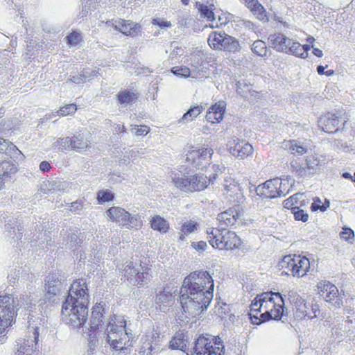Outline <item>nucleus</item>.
<instances>
[{
    "label": "nucleus",
    "instance_id": "f257e3e1",
    "mask_svg": "<svg viewBox=\"0 0 355 355\" xmlns=\"http://www.w3.org/2000/svg\"><path fill=\"white\" fill-rule=\"evenodd\" d=\"M89 303V295L87 280L83 278L74 280L62 306V320L70 328L82 327L85 334H87L89 337H94L95 335L93 336L92 332L102 325L104 314L108 307H106L103 301L96 304L92 309L89 327H85L88 331L85 332L84 325L87 320Z\"/></svg>",
    "mask_w": 355,
    "mask_h": 355
},
{
    "label": "nucleus",
    "instance_id": "f03ea898",
    "mask_svg": "<svg viewBox=\"0 0 355 355\" xmlns=\"http://www.w3.org/2000/svg\"><path fill=\"white\" fill-rule=\"evenodd\" d=\"M214 289V280L207 271L196 270L187 275L180 290L182 315L190 319L206 311L213 299Z\"/></svg>",
    "mask_w": 355,
    "mask_h": 355
},
{
    "label": "nucleus",
    "instance_id": "7ed1b4c3",
    "mask_svg": "<svg viewBox=\"0 0 355 355\" xmlns=\"http://www.w3.org/2000/svg\"><path fill=\"white\" fill-rule=\"evenodd\" d=\"M240 218L239 213L230 208L218 215V227H207V239L210 245L220 250L238 249L241 245V240L234 232L228 230L229 227L234 226Z\"/></svg>",
    "mask_w": 355,
    "mask_h": 355
},
{
    "label": "nucleus",
    "instance_id": "20e7f679",
    "mask_svg": "<svg viewBox=\"0 0 355 355\" xmlns=\"http://www.w3.org/2000/svg\"><path fill=\"white\" fill-rule=\"evenodd\" d=\"M105 333L106 342L116 351L125 352L132 345L133 335L127 329L123 316L112 317L107 324Z\"/></svg>",
    "mask_w": 355,
    "mask_h": 355
},
{
    "label": "nucleus",
    "instance_id": "39448f33",
    "mask_svg": "<svg viewBox=\"0 0 355 355\" xmlns=\"http://www.w3.org/2000/svg\"><path fill=\"white\" fill-rule=\"evenodd\" d=\"M263 302L261 320L263 322L271 319L278 320L284 313V300L280 293H263L260 295Z\"/></svg>",
    "mask_w": 355,
    "mask_h": 355
},
{
    "label": "nucleus",
    "instance_id": "423d86ee",
    "mask_svg": "<svg viewBox=\"0 0 355 355\" xmlns=\"http://www.w3.org/2000/svg\"><path fill=\"white\" fill-rule=\"evenodd\" d=\"M283 272L292 275L293 277H302L306 275L310 268V261L301 255L285 256L278 264Z\"/></svg>",
    "mask_w": 355,
    "mask_h": 355
},
{
    "label": "nucleus",
    "instance_id": "0eeeda50",
    "mask_svg": "<svg viewBox=\"0 0 355 355\" xmlns=\"http://www.w3.org/2000/svg\"><path fill=\"white\" fill-rule=\"evenodd\" d=\"M107 217L112 221L117 223L126 229H139L143 225L141 216L139 214L131 215L123 208L112 207L106 211Z\"/></svg>",
    "mask_w": 355,
    "mask_h": 355
},
{
    "label": "nucleus",
    "instance_id": "6e6552de",
    "mask_svg": "<svg viewBox=\"0 0 355 355\" xmlns=\"http://www.w3.org/2000/svg\"><path fill=\"white\" fill-rule=\"evenodd\" d=\"M288 191V181L278 178L268 180L256 188L257 194L265 198L285 196Z\"/></svg>",
    "mask_w": 355,
    "mask_h": 355
},
{
    "label": "nucleus",
    "instance_id": "1a4fd4ad",
    "mask_svg": "<svg viewBox=\"0 0 355 355\" xmlns=\"http://www.w3.org/2000/svg\"><path fill=\"white\" fill-rule=\"evenodd\" d=\"M28 331L24 338L17 340L16 355H38L39 328L28 326Z\"/></svg>",
    "mask_w": 355,
    "mask_h": 355
},
{
    "label": "nucleus",
    "instance_id": "9d476101",
    "mask_svg": "<svg viewBox=\"0 0 355 355\" xmlns=\"http://www.w3.org/2000/svg\"><path fill=\"white\" fill-rule=\"evenodd\" d=\"M14 298L11 295H0V343L5 341L6 328L11 324L15 316Z\"/></svg>",
    "mask_w": 355,
    "mask_h": 355
},
{
    "label": "nucleus",
    "instance_id": "9b49d317",
    "mask_svg": "<svg viewBox=\"0 0 355 355\" xmlns=\"http://www.w3.org/2000/svg\"><path fill=\"white\" fill-rule=\"evenodd\" d=\"M214 343V346L209 338L200 336L193 347L196 355H225V347L220 338H215Z\"/></svg>",
    "mask_w": 355,
    "mask_h": 355
},
{
    "label": "nucleus",
    "instance_id": "f8f14e48",
    "mask_svg": "<svg viewBox=\"0 0 355 355\" xmlns=\"http://www.w3.org/2000/svg\"><path fill=\"white\" fill-rule=\"evenodd\" d=\"M213 153L214 150L211 148L202 147L192 149L187 153L186 160L193 167L203 169L207 165L210 164Z\"/></svg>",
    "mask_w": 355,
    "mask_h": 355
},
{
    "label": "nucleus",
    "instance_id": "ddd939ff",
    "mask_svg": "<svg viewBox=\"0 0 355 355\" xmlns=\"http://www.w3.org/2000/svg\"><path fill=\"white\" fill-rule=\"evenodd\" d=\"M319 293L325 302L331 304L335 308H340L343 305L342 295L338 288L329 282H320L318 286Z\"/></svg>",
    "mask_w": 355,
    "mask_h": 355
},
{
    "label": "nucleus",
    "instance_id": "4468645a",
    "mask_svg": "<svg viewBox=\"0 0 355 355\" xmlns=\"http://www.w3.org/2000/svg\"><path fill=\"white\" fill-rule=\"evenodd\" d=\"M268 40L271 46L277 51L287 54L295 53L296 48H299V42H295L292 39L286 37L282 33H275L270 35Z\"/></svg>",
    "mask_w": 355,
    "mask_h": 355
},
{
    "label": "nucleus",
    "instance_id": "2eb2a0df",
    "mask_svg": "<svg viewBox=\"0 0 355 355\" xmlns=\"http://www.w3.org/2000/svg\"><path fill=\"white\" fill-rule=\"evenodd\" d=\"M142 345L139 350L140 355H153L160 351L161 338L157 332H152L142 338Z\"/></svg>",
    "mask_w": 355,
    "mask_h": 355
},
{
    "label": "nucleus",
    "instance_id": "dca6fc26",
    "mask_svg": "<svg viewBox=\"0 0 355 355\" xmlns=\"http://www.w3.org/2000/svg\"><path fill=\"white\" fill-rule=\"evenodd\" d=\"M229 152L233 156L243 159L252 154L253 147L248 143L239 139H233L227 144Z\"/></svg>",
    "mask_w": 355,
    "mask_h": 355
},
{
    "label": "nucleus",
    "instance_id": "f3484780",
    "mask_svg": "<svg viewBox=\"0 0 355 355\" xmlns=\"http://www.w3.org/2000/svg\"><path fill=\"white\" fill-rule=\"evenodd\" d=\"M60 236L62 238L60 243L62 248L65 249L76 247L83 242V239L78 234V230L76 228L62 229L60 232Z\"/></svg>",
    "mask_w": 355,
    "mask_h": 355
},
{
    "label": "nucleus",
    "instance_id": "a211bd4d",
    "mask_svg": "<svg viewBox=\"0 0 355 355\" xmlns=\"http://www.w3.org/2000/svg\"><path fill=\"white\" fill-rule=\"evenodd\" d=\"M318 126L325 132L333 133L336 132L339 123V116L334 113H327L321 116L318 119Z\"/></svg>",
    "mask_w": 355,
    "mask_h": 355
},
{
    "label": "nucleus",
    "instance_id": "6ab92c4d",
    "mask_svg": "<svg viewBox=\"0 0 355 355\" xmlns=\"http://www.w3.org/2000/svg\"><path fill=\"white\" fill-rule=\"evenodd\" d=\"M187 184L186 192L200 191L206 189L208 186V178L200 174H189Z\"/></svg>",
    "mask_w": 355,
    "mask_h": 355
},
{
    "label": "nucleus",
    "instance_id": "aec40b11",
    "mask_svg": "<svg viewBox=\"0 0 355 355\" xmlns=\"http://www.w3.org/2000/svg\"><path fill=\"white\" fill-rule=\"evenodd\" d=\"M155 301L157 308L162 312L166 313L174 304L175 297L171 292L164 289L157 294Z\"/></svg>",
    "mask_w": 355,
    "mask_h": 355
},
{
    "label": "nucleus",
    "instance_id": "412c9836",
    "mask_svg": "<svg viewBox=\"0 0 355 355\" xmlns=\"http://www.w3.org/2000/svg\"><path fill=\"white\" fill-rule=\"evenodd\" d=\"M288 299L296 309L295 315L301 318H306L308 306L304 300L295 291L288 292Z\"/></svg>",
    "mask_w": 355,
    "mask_h": 355
},
{
    "label": "nucleus",
    "instance_id": "4be33fe9",
    "mask_svg": "<svg viewBox=\"0 0 355 355\" xmlns=\"http://www.w3.org/2000/svg\"><path fill=\"white\" fill-rule=\"evenodd\" d=\"M106 25L109 27H113L115 30L125 35H134L137 29V25H134L132 22L122 19L107 21Z\"/></svg>",
    "mask_w": 355,
    "mask_h": 355
},
{
    "label": "nucleus",
    "instance_id": "5701e85b",
    "mask_svg": "<svg viewBox=\"0 0 355 355\" xmlns=\"http://www.w3.org/2000/svg\"><path fill=\"white\" fill-rule=\"evenodd\" d=\"M263 302H261L260 295H258L252 301L250 306V318L253 324H260L263 322L261 320Z\"/></svg>",
    "mask_w": 355,
    "mask_h": 355
},
{
    "label": "nucleus",
    "instance_id": "b1692460",
    "mask_svg": "<svg viewBox=\"0 0 355 355\" xmlns=\"http://www.w3.org/2000/svg\"><path fill=\"white\" fill-rule=\"evenodd\" d=\"M325 164V158L322 156L310 155L306 158V165L309 176L315 174Z\"/></svg>",
    "mask_w": 355,
    "mask_h": 355
},
{
    "label": "nucleus",
    "instance_id": "393cba45",
    "mask_svg": "<svg viewBox=\"0 0 355 355\" xmlns=\"http://www.w3.org/2000/svg\"><path fill=\"white\" fill-rule=\"evenodd\" d=\"M16 171L17 167L12 162L4 161L0 163V189L3 188L5 182Z\"/></svg>",
    "mask_w": 355,
    "mask_h": 355
},
{
    "label": "nucleus",
    "instance_id": "a878e982",
    "mask_svg": "<svg viewBox=\"0 0 355 355\" xmlns=\"http://www.w3.org/2000/svg\"><path fill=\"white\" fill-rule=\"evenodd\" d=\"M62 283L56 275H50L46 277L45 289L50 295H56L61 291Z\"/></svg>",
    "mask_w": 355,
    "mask_h": 355
},
{
    "label": "nucleus",
    "instance_id": "bb28decb",
    "mask_svg": "<svg viewBox=\"0 0 355 355\" xmlns=\"http://www.w3.org/2000/svg\"><path fill=\"white\" fill-rule=\"evenodd\" d=\"M189 173L181 172H171V179L173 184L182 191L186 192L188 182Z\"/></svg>",
    "mask_w": 355,
    "mask_h": 355
},
{
    "label": "nucleus",
    "instance_id": "cd10ccee",
    "mask_svg": "<svg viewBox=\"0 0 355 355\" xmlns=\"http://www.w3.org/2000/svg\"><path fill=\"white\" fill-rule=\"evenodd\" d=\"M8 236L12 239H21L22 237V227L19 226L17 219L12 218L6 224Z\"/></svg>",
    "mask_w": 355,
    "mask_h": 355
},
{
    "label": "nucleus",
    "instance_id": "c85d7f7f",
    "mask_svg": "<svg viewBox=\"0 0 355 355\" xmlns=\"http://www.w3.org/2000/svg\"><path fill=\"white\" fill-rule=\"evenodd\" d=\"M89 146V141L83 133L77 132L71 137V150L76 152H82Z\"/></svg>",
    "mask_w": 355,
    "mask_h": 355
},
{
    "label": "nucleus",
    "instance_id": "c756f323",
    "mask_svg": "<svg viewBox=\"0 0 355 355\" xmlns=\"http://www.w3.org/2000/svg\"><path fill=\"white\" fill-rule=\"evenodd\" d=\"M291 170L296 177L298 178H309V174L306 165L300 159H294L291 162Z\"/></svg>",
    "mask_w": 355,
    "mask_h": 355
},
{
    "label": "nucleus",
    "instance_id": "7c9ffc66",
    "mask_svg": "<svg viewBox=\"0 0 355 355\" xmlns=\"http://www.w3.org/2000/svg\"><path fill=\"white\" fill-rule=\"evenodd\" d=\"M116 98L119 103L123 107H126L128 105L135 101L137 98V96L134 92L128 89H123L118 92L116 94Z\"/></svg>",
    "mask_w": 355,
    "mask_h": 355
},
{
    "label": "nucleus",
    "instance_id": "2f4dec72",
    "mask_svg": "<svg viewBox=\"0 0 355 355\" xmlns=\"http://www.w3.org/2000/svg\"><path fill=\"white\" fill-rule=\"evenodd\" d=\"M139 267L141 268L132 284L141 287L147 284L150 282L151 275L149 272L150 270L148 268L142 267L141 264L139 265Z\"/></svg>",
    "mask_w": 355,
    "mask_h": 355
},
{
    "label": "nucleus",
    "instance_id": "473e14b6",
    "mask_svg": "<svg viewBox=\"0 0 355 355\" xmlns=\"http://www.w3.org/2000/svg\"><path fill=\"white\" fill-rule=\"evenodd\" d=\"M226 33L214 31L211 33L208 37V43L211 48L214 49L222 50L223 40Z\"/></svg>",
    "mask_w": 355,
    "mask_h": 355
},
{
    "label": "nucleus",
    "instance_id": "72a5a7b5",
    "mask_svg": "<svg viewBox=\"0 0 355 355\" xmlns=\"http://www.w3.org/2000/svg\"><path fill=\"white\" fill-rule=\"evenodd\" d=\"M171 72L174 75L181 78H188L189 76L195 78H200L198 72H196L194 70H191L186 66L174 67L171 69Z\"/></svg>",
    "mask_w": 355,
    "mask_h": 355
},
{
    "label": "nucleus",
    "instance_id": "f704fd0d",
    "mask_svg": "<svg viewBox=\"0 0 355 355\" xmlns=\"http://www.w3.org/2000/svg\"><path fill=\"white\" fill-rule=\"evenodd\" d=\"M12 152L19 155L20 157L18 158L19 160H22L24 159V155L15 145L8 140L0 138V153H8Z\"/></svg>",
    "mask_w": 355,
    "mask_h": 355
},
{
    "label": "nucleus",
    "instance_id": "c9c22d12",
    "mask_svg": "<svg viewBox=\"0 0 355 355\" xmlns=\"http://www.w3.org/2000/svg\"><path fill=\"white\" fill-rule=\"evenodd\" d=\"M150 223L151 227L154 230H157L160 232H166L169 227L168 222L160 216H155L152 218Z\"/></svg>",
    "mask_w": 355,
    "mask_h": 355
},
{
    "label": "nucleus",
    "instance_id": "e433bc0d",
    "mask_svg": "<svg viewBox=\"0 0 355 355\" xmlns=\"http://www.w3.org/2000/svg\"><path fill=\"white\" fill-rule=\"evenodd\" d=\"M223 37L224 40H223L222 50L230 52H236L239 51V43L236 39L227 34Z\"/></svg>",
    "mask_w": 355,
    "mask_h": 355
},
{
    "label": "nucleus",
    "instance_id": "4c0bfd02",
    "mask_svg": "<svg viewBox=\"0 0 355 355\" xmlns=\"http://www.w3.org/2000/svg\"><path fill=\"white\" fill-rule=\"evenodd\" d=\"M236 92L245 98H250V96H254L257 94V92L252 89L251 85L241 81H239L236 84Z\"/></svg>",
    "mask_w": 355,
    "mask_h": 355
},
{
    "label": "nucleus",
    "instance_id": "58836bf2",
    "mask_svg": "<svg viewBox=\"0 0 355 355\" xmlns=\"http://www.w3.org/2000/svg\"><path fill=\"white\" fill-rule=\"evenodd\" d=\"M198 226V223L195 221H185L181 226L179 239L184 240L185 236L193 233L197 230Z\"/></svg>",
    "mask_w": 355,
    "mask_h": 355
},
{
    "label": "nucleus",
    "instance_id": "ea45409f",
    "mask_svg": "<svg viewBox=\"0 0 355 355\" xmlns=\"http://www.w3.org/2000/svg\"><path fill=\"white\" fill-rule=\"evenodd\" d=\"M139 265L130 261L125 268V277H126L128 281L132 284L135 277L138 275V272L140 270Z\"/></svg>",
    "mask_w": 355,
    "mask_h": 355
},
{
    "label": "nucleus",
    "instance_id": "a19ab883",
    "mask_svg": "<svg viewBox=\"0 0 355 355\" xmlns=\"http://www.w3.org/2000/svg\"><path fill=\"white\" fill-rule=\"evenodd\" d=\"M286 147L293 155H302L306 152V148L304 147L297 141L293 140L290 141Z\"/></svg>",
    "mask_w": 355,
    "mask_h": 355
},
{
    "label": "nucleus",
    "instance_id": "79ce46f5",
    "mask_svg": "<svg viewBox=\"0 0 355 355\" xmlns=\"http://www.w3.org/2000/svg\"><path fill=\"white\" fill-rule=\"evenodd\" d=\"M252 51L254 53L263 57L266 56L267 47L266 43L262 40H256L252 45Z\"/></svg>",
    "mask_w": 355,
    "mask_h": 355
},
{
    "label": "nucleus",
    "instance_id": "37998d69",
    "mask_svg": "<svg viewBox=\"0 0 355 355\" xmlns=\"http://www.w3.org/2000/svg\"><path fill=\"white\" fill-rule=\"evenodd\" d=\"M204 59V53L202 51L194 52L190 58V64L196 72V69L202 64Z\"/></svg>",
    "mask_w": 355,
    "mask_h": 355
},
{
    "label": "nucleus",
    "instance_id": "c03bdc74",
    "mask_svg": "<svg viewBox=\"0 0 355 355\" xmlns=\"http://www.w3.org/2000/svg\"><path fill=\"white\" fill-rule=\"evenodd\" d=\"M53 147L60 150L71 149V137H64L57 139L53 144Z\"/></svg>",
    "mask_w": 355,
    "mask_h": 355
},
{
    "label": "nucleus",
    "instance_id": "a18cd8bd",
    "mask_svg": "<svg viewBox=\"0 0 355 355\" xmlns=\"http://www.w3.org/2000/svg\"><path fill=\"white\" fill-rule=\"evenodd\" d=\"M196 7L199 12L200 13L202 17L207 18V20L211 21L212 22L214 21V13L207 6L202 3H197Z\"/></svg>",
    "mask_w": 355,
    "mask_h": 355
},
{
    "label": "nucleus",
    "instance_id": "49530a36",
    "mask_svg": "<svg viewBox=\"0 0 355 355\" xmlns=\"http://www.w3.org/2000/svg\"><path fill=\"white\" fill-rule=\"evenodd\" d=\"M330 203L329 201L326 200L324 203H322V200L316 197L313 198V202L311 203V209L313 211H316L320 210V211H324L329 207Z\"/></svg>",
    "mask_w": 355,
    "mask_h": 355
},
{
    "label": "nucleus",
    "instance_id": "de8ad7c7",
    "mask_svg": "<svg viewBox=\"0 0 355 355\" xmlns=\"http://www.w3.org/2000/svg\"><path fill=\"white\" fill-rule=\"evenodd\" d=\"M185 346V340L183 339L182 334L175 336L170 341V347L173 349L183 350Z\"/></svg>",
    "mask_w": 355,
    "mask_h": 355
},
{
    "label": "nucleus",
    "instance_id": "09e8293b",
    "mask_svg": "<svg viewBox=\"0 0 355 355\" xmlns=\"http://www.w3.org/2000/svg\"><path fill=\"white\" fill-rule=\"evenodd\" d=\"M291 212L294 215V218L296 220L306 222L309 219V214L303 209H301L298 206L292 207Z\"/></svg>",
    "mask_w": 355,
    "mask_h": 355
},
{
    "label": "nucleus",
    "instance_id": "8fccbe9b",
    "mask_svg": "<svg viewBox=\"0 0 355 355\" xmlns=\"http://www.w3.org/2000/svg\"><path fill=\"white\" fill-rule=\"evenodd\" d=\"M225 111V103L223 101H219L215 105H212L209 112H214V113L218 114V119H223V115Z\"/></svg>",
    "mask_w": 355,
    "mask_h": 355
},
{
    "label": "nucleus",
    "instance_id": "3c124183",
    "mask_svg": "<svg viewBox=\"0 0 355 355\" xmlns=\"http://www.w3.org/2000/svg\"><path fill=\"white\" fill-rule=\"evenodd\" d=\"M259 20L267 21L268 18L267 17V12L261 4H259L254 8L251 10Z\"/></svg>",
    "mask_w": 355,
    "mask_h": 355
},
{
    "label": "nucleus",
    "instance_id": "603ef678",
    "mask_svg": "<svg viewBox=\"0 0 355 355\" xmlns=\"http://www.w3.org/2000/svg\"><path fill=\"white\" fill-rule=\"evenodd\" d=\"M77 110L76 104H67L60 107V110L57 112L60 116H67L74 114Z\"/></svg>",
    "mask_w": 355,
    "mask_h": 355
},
{
    "label": "nucleus",
    "instance_id": "864d4df0",
    "mask_svg": "<svg viewBox=\"0 0 355 355\" xmlns=\"http://www.w3.org/2000/svg\"><path fill=\"white\" fill-rule=\"evenodd\" d=\"M80 41V33L77 31H73L67 37V44L71 46L78 45Z\"/></svg>",
    "mask_w": 355,
    "mask_h": 355
},
{
    "label": "nucleus",
    "instance_id": "5fc2aeb1",
    "mask_svg": "<svg viewBox=\"0 0 355 355\" xmlns=\"http://www.w3.org/2000/svg\"><path fill=\"white\" fill-rule=\"evenodd\" d=\"M98 200L99 202L103 203L112 200L114 194L109 190H102L98 192Z\"/></svg>",
    "mask_w": 355,
    "mask_h": 355
},
{
    "label": "nucleus",
    "instance_id": "6e6d98bb",
    "mask_svg": "<svg viewBox=\"0 0 355 355\" xmlns=\"http://www.w3.org/2000/svg\"><path fill=\"white\" fill-rule=\"evenodd\" d=\"M299 48H296L295 50V53H293L292 55L295 56H298L302 58H306L308 56V51L310 50L311 47L309 44L301 45L299 43Z\"/></svg>",
    "mask_w": 355,
    "mask_h": 355
},
{
    "label": "nucleus",
    "instance_id": "4d7b16f0",
    "mask_svg": "<svg viewBox=\"0 0 355 355\" xmlns=\"http://www.w3.org/2000/svg\"><path fill=\"white\" fill-rule=\"evenodd\" d=\"M49 232H46V231L44 232H40L39 235L37 236V239H35L37 241H39V246H41L42 248H44V243L46 242V247L48 245H50V242L51 241V238L49 235Z\"/></svg>",
    "mask_w": 355,
    "mask_h": 355
},
{
    "label": "nucleus",
    "instance_id": "13d9d810",
    "mask_svg": "<svg viewBox=\"0 0 355 355\" xmlns=\"http://www.w3.org/2000/svg\"><path fill=\"white\" fill-rule=\"evenodd\" d=\"M149 131L150 128L146 125H134L131 128L132 133L137 136L146 135Z\"/></svg>",
    "mask_w": 355,
    "mask_h": 355
},
{
    "label": "nucleus",
    "instance_id": "bf43d9fd",
    "mask_svg": "<svg viewBox=\"0 0 355 355\" xmlns=\"http://www.w3.org/2000/svg\"><path fill=\"white\" fill-rule=\"evenodd\" d=\"M152 24L153 25H157L163 29H167L172 26V24L170 21L164 20V19H161V18L153 19Z\"/></svg>",
    "mask_w": 355,
    "mask_h": 355
},
{
    "label": "nucleus",
    "instance_id": "052dcab7",
    "mask_svg": "<svg viewBox=\"0 0 355 355\" xmlns=\"http://www.w3.org/2000/svg\"><path fill=\"white\" fill-rule=\"evenodd\" d=\"M340 238L347 241H351L352 239L354 237V233L353 230L348 227H345L343 229V231L340 233Z\"/></svg>",
    "mask_w": 355,
    "mask_h": 355
},
{
    "label": "nucleus",
    "instance_id": "680f3d73",
    "mask_svg": "<svg viewBox=\"0 0 355 355\" xmlns=\"http://www.w3.org/2000/svg\"><path fill=\"white\" fill-rule=\"evenodd\" d=\"M84 80L86 81H89L92 78L95 77L98 74V71L93 69H84L81 71Z\"/></svg>",
    "mask_w": 355,
    "mask_h": 355
},
{
    "label": "nucleus",
    "instance_id": "e2e57ef3",
    "mask_svg": "<svg viewBox=\"0 0 355 355\" xmlns=\"http://www.w3.org/2000/svg\"><path fill=\"white\" fill-rule=\"evenodd\" d=\"M69 205V210L76 214H79L80 211L83 209V205L81 200H76L71 202Z\"/></svg>",
    "mask_w": 355,
    "mask_h": 355
},
{
    "label": "nucleus",
    "instance_id": "0e129e2a",
    "mask_svg": "<svg viewBox=\"0 0 355 355\" xmlns=\"http://www.w3.org/2000/svg\"><path fill=\"white\" fill-rule=\"evenodd\" d=\"M346 302L347 304H349V305L344 308L345 313L355 314V297L347 300Z\"/></svg>",
    "mask_w": 355,
    "mask_h": 355
},
{
    "label": "nucleus",
    "instance_id": "69168bd1",
    "mask_svg": "<svg viewBox=\"0 0 355 355\" xmlns=\"http://www.w3.org/2000/svg\"><path fill=\"white\" fill-rule=\"evenodd\" d=\"M202 111V107L196 105L191 107L187 110V114L191 116V117L193 119L196 118Z\"/></svg>",
    "mask_w": 355,
    "mask_h": 355
},
{
    "label": "nucleus",
    "instance_id": "338daca9",
    "mask_svg": "<svg viewBox=\"0 0 355 355\" xmlns=\"http://www.w3.org/2000/svg\"><path fill=\"white\" fill-rule=\"evenodd\" d=\"M212 168L214 171L215 173L213 175H209V178L208 180V184L216 178L218 173H220L225 170V167L223 165L214 164L212 166Z\"/></svg>",
    "mask_w": 355,
    "mask_h": 355
},
{
    "label": "nucleus",
    "instance_id": "774afa93",
    "mask_svg": "<svg viewBox=\"0 0 355 355\" xmlns=\"http://www.w3.org/2000/svg\"><path fill=\"white\" fill-rule=\"evenodd\" d=\"M332 145L336 150H345L346 149L348 148V146H347V143L344 142L343 140H340V139H335L333 141Z\"/></svg>",
    "mask_w": 355,
    "mask_h": 355
}]
</instances>
